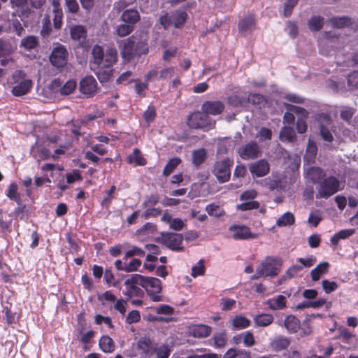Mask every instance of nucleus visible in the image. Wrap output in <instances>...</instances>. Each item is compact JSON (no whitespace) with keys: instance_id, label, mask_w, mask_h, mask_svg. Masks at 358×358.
<instances>
[{"instance_id":"f257e3e1","label":"nucleus","mask_w":358,"mask_h":358,"mask_svg":"<svg viewBox=\"0 0 358 358\" xmlns=\"http://www.w3.org/2000/svg\"><path fill=\"white\" fill-rule=\"evenodd\" d=\"M92 60L90 62V69L95 72L100 82L108 81L112 76V66L117 59V51L114 48H107L104 52L100 45L92 48Z\"/></svg>"},{"instance_id":"f03ea898","label":"nucleus","mask_w":358,"mask_h":358,"mask_svg":"<svg viewBox=\"0 0 358 358\" xmlns=\"http://www.w3.org/2000/svg\"><path fill=\"white\" fill-rule=\"evenodd\" d=\"M282 262L280 259L273 257H266L257 267L255 273L250 277V280H255L261 278L275 277L280 271Z\"/></svg>"},{"instance_id":"7ed1b4c3","label":"nucleus","mask_w":358,"mask_h":358,"mask_svg":"<svg viewBox=\"0 0 358 358\" xmlns=\"http://www.w3.org/2000/svg\"><path fill=\"white\" fill-rule=\"evenodd\" d=\"M131 282H138V285L143 287L148 296L153 301H162V296L159 295L161 292L162 286L160 280L153 277H145L140 274H134L132 275Z\"/></svg>"},{"instance_id":"20e7f679","label":"nucleus","mask_w":358,"mask_h":358,"mask_svg":"<svg viewBox=\"0 0 358 358\" xmlns=\"http://www.w3.org/2000/svg\"><path fill=\"white\" fill-rule=\"evenodd\" d=\"M340 181L334 176L322 180L317 187L316 199H327L339 191Z\"/></svg>"},{"instance_id":"39448f33","label":"nucleus","mask_w":358,"mask_h":358,"mask_svg":"<svg viewBox=\"0 0 358 358\" xmlns=\"http://www.w3.org/2000/svg\"><path fill=\"white\" fill-rule=\"evenodd\" d=\"M187 124L192 129L211 128L215 122L201 110L192 113L187 119Z\"/></svg>"},{"instance_id":"423d86ee","label":"nucleus","mask_w":358,"mask_h":358,"mask_svg":"<svg viewBox=\"0 0 358 358\" xmlns=\"http://www.w3.org/2000/svg\"><path fill=\"white\" fill-rule=\"evenodd\" d=\"M232 165L233 161L229 159L218 161L215 164L213 173L220 182H226L229 180Z\"/></svg>"},{"instance_id":"0eeeda50","label":"nucleus","mask_w":358,"mask_h":358,"mask_svg":"<svg viewBox=\"0 0 358 358\" xmlns=\"http://www.w3.org/2000/svg\"><path fill=\"white\" fill-rule=\"evenodd\" d=\"M68 52L63 45L55 47L50 56V63L57 68L64 67L68 61Z\"/></svg>"},{"instance_id":"6e6552de","label":"nucleus","mask_w":358,"mask_h":358,"mask_svg":"<svg viewBox=\"0 0 358 358\" xmlns=\"http://www.w3.org/2000/svg\"><path fill=\"white\" fill-rule=\"evenodd\" d=\"M14 78H22V80L13 87V94L16 96H20L26 94L32 87V81L30 79L25 78V73L22 71H17L13 76Z\"/></svg>"},{"instance_id":"1a4fd4ad","label":"nucleus","mask_w":358,"mask_h":358,"mask_svg":"<svg viewBox=\"0 0 358 358\" xmlns=\"http://www.w3.org/2000/svg\"><path fill=\"white\" fill-rule=\"evenodd\" d=\"M231 233V237L236 240L254 239L258 237L256 234H252L250 229L245 225H232L229 229Z\"/></svg>"},{"instance_id":"9d476101","label":"nucleus","mask_w":358,"mask_h":358,"mask_svg":"<svg viewBox=\"0 0 358 358\" xmlns=\"http://www.w3.org/2000/svg\"><path fill=\"white\" fill-rule=\"evenodd\" d=\"M262 151L255 141H251L240 148L238 153L243 159H252L258 157Z\"/></svg>"},{"instance_id":"9b49d317","label":"nucleus","mask_w":358,"mask_h":358,"mask_svg":"<svg viewBox=\"0 0 358 358\" xmlns=\"http://www.w3.org/2000/svg\"><path fill=\"white\" fill-rule=\"evenodd\" d=\"M249 170L252 176L264 177L270 171V165L267 160L262 159L251 163Z\"/></svg>"},{"instance_id":"f8f14e48","label":"nucleus","mask_w":358,"mask_h":358,"mask_svg":"<svg viewBox=\"0 0 358 358\" xmlns=\"http://www.w3.org/2000/svg\"><path fill=\"white\" fill-rule=\"evenodd\" d=\"M79 89L82 94L92 96L97 91V83L93 76H85L80 81Z\"/></svg>"},{"instance_id":"ddd939ff","label":"nucleus","mask_w":358,"mask_h":358,"mask_svg":"<svg viewBox=\"0 0 358 358\" xmlns=\"http://www.w3.org/2000/svg\"><path fill=\"white\" fill-rule=\"evenodd\" d=\"M76 87V83L74 80L67 81L64 86L59 80H54L49 85L50 90L53 92H60L62 95H69L72 93Z\"/></svg>"},{"instance_id":"4468645a","label":"nucleus","mask_w":358,"mask_h":358,"mask_svg":"<svg viewBox=\"0 0 358 358\" xmlns=\"http://www.w3.org/2000/svg\"><path fill=\"white\" fill-rule=\"evenodd\" d=\"M164 243L169 248L173 250H181L183 236L180 234L168 233L163 236Z\"/></svg>"},{"instance_id":"2eb2a0df","label":"nucleus","mask_w":358,"mask_h":358,"mask_svg":"<svg viewBox=\"0 0 358 358\" xmlns=\"http://www.w3.org/2000/svg\"><path fill=\"white\" fill-rule=\"evenodd\" d=\"M224 109V104L220 101H206L201 106V110L208 116L220 115Z\"/></svg>"},{"instance_id":"dca6fc26","label":"nucleus","mask_w":358,"mask_h":358,"mask_svg":"<svg viewBox=\"0 0 358 358\" xmlns=\"http://www.w3.org/2000/svg\"><path fill=\"white\" fill-rule=\"evenodd\" d=\"M324 171L320 167L312 166L308 168L305 172V177L307 180L313 183H318V185L324 179Z\"/></svg>"},{"instance_id":"f3484780","label":"nucleus","mask_w":358,"mask_h":358,"mask_svg":"<svg viewBox=\"0 0 358 358\" xmlns=\"http://www.w3.org/2000/svg\"><path fill=\"white\" fill-rule=\"evenodd\" d=\"M131 279L132 275L131 276V278L126 279V280L124 281V285L127 286V289L124 292V294L128 297V299L134 296H143L144 294V292L141 288L136 286V285H138V282H131Z\"/></svg>"},{"instance_id":"a211bd4d","label":"nucleus","mask_w":358,"mask_h":358,"mask_svg":"<svg viewBox=\"0 0 358 358\" xmlns=\"http://www.w3.org/2000/svg\"><path fill=\"white\" fill-rule=\"evenodd\" d=\"M255 27V20L252 15H248L238 23V30L242 35L252 32Z\"/></svg>"},{"instance_id":"6ab92c4d","label":"nucleus","mask_w":358,"mask_h":358,"mask_svg":"<svg viewBox=\"0 0 358 358\" xmlns=\"http://www.w3.org/2000/svg\"><path fill=\"white\" fill-rule=\"evenodd\" d=\"M120 19L122 22L127 23L134 27L135 24L140 20V15L135 9H127L122 12Z\"/></svg>"},{"instance_id":"aec40b11","label":"nucleus","mask_w":358,"mask_h":358,"mask_svg":"<svg viewBox=\"0 0 358 358\" xmlns=\"http://www.w3.org/2000/svg\"><path fill=\"white\" fill-rule=\"evenodd\" d=\"M150 354L149 358H152L153 357H156L157 358H169L171 349L168 345H155L153 346L152 351L148 352Z\"/></svg>"},{"instance_id":"412c9836","label":"nucleus","mask_w":358,"mask_h":358,"mask_svg":"<svg viewBox=\"0 0 358 358\" xmlns=\"http://www.w3.org/2000/svg\"><path fill=\"white\" fill-rule=\"evenodd\" d=\"M265 303L272 310H282L286 307V296L278 295V296L268 299Z\"/></svg>"},{"instance_id":"4be33fe9","label":"nucleus","mask_w":358,"mask_h":358,"mask_svg":"<svg viewBox=\"0 0 358 358\" xmlns=\"http://www.w3.org/2000/svg\"><path fill=\"white\" fill-rule=\"evenodd\" d=\"M190 334L196 338H206L211 332V328L205 324H198L190 327Z\"/></svg>"},{"instance_id":"5701e85b","label":"nucleus","mask_w":358,"mask_h":358,"mask_svg":"<svg viewBox=\"0 0 358 358\" xmlns=\"http://www.w3.org/2000/svg\"><path fill=\"white\" fill-rule=\"evenodd\" d=\"M324 24V18L320 15H313L307 22L308 27L311 31H319Z\"/></svg>"},{"instance_id":"b1692460","label":"nucleus","mask_w":358,"mask_h":358,"mask_svg":"<svg viewBox=\"0 0 358 358\" xmlns=\"http://www.w3.org/2000/svg\"><path fill=\"white\" fill-rule=\"evenodd\" d=\"M187 17L185 11L182 10H175L171 13V19L175 27L179 28L183 25Z\"/></svg>"},{"instance_id":"393cba45","label":"nucleus","mask_w":358,"mask_h":358,"mask_svg":"<svg viewBox=\"0 0 358 358\" xmlns=\"http://www.w3.org/2000/svg\"><path fill=\"white\" fill-rule=\"evenodd\" d=\"M31 153L38 161L45 160L50 156V152L48 149L38 145L31 148Z\"/></svg>"},{"instance_id":"a878e982","label":"nucleus","mask_w":358,"mask_h":358,"mask_svg":"<svg viewBox=\"0 0 358 358\" xmlns=\"http://www.w3.org/2000/svg\"><path fill=\"white\" fill-rule=\"evenodd\" d=\"M329 264L327 262L320 263L311 272V278L313 281H317L320 276L328 271Z\"/></svg>"},{"instance_id":"bb28decb","label":"nucleus","mask_w":358,"mask_h":358,"mask_svg":"<svg viewBox=\"0 0 358 358\" xmlns=\"http://www.w3.org/2000/svg\"><path fill=\"white\" fill-rule=\"evenodd\" d=\"M70 34L73 40L80 41L86 38L87 30L83 25H74L70 28Z\"/></svg>"},{"instance_id":"cd10ccee","label":"nucleus","mask_w":358,"mask_h":358,"mask_svg":"<svg viewBox=\"0 0 358 358\" xmlns=\"http://www.w3.org/2000/svg\"><path fill=\"white\" fill-rule=\"evenodd\" d=\"M289 344L290 342L289 339L282 336L275 337L271 343L272 348L275 351L287 349Z\"/></svg>"},{"instance_id":"c85d7f7f","label":"nucleus","mask_w":358,"mask_h":358,"mask_svg":"<svg viewBox=\"0 0 358 358\" xmlns=\"http://www.w3.org/2000/svg\"><path fill=\"white\" fill-rule=\"evenodd\" d=\"M273 321V317L271 314H259L254 317V322L257 327H267Z\"/></svg>"},{"instance_id":"c756f323","label":"nucleus","mask_w":358,"mask_h":358,"mask_svg":"<svg viewBox=\"0 0 358 358\" xmlns=\"http://www.w3.org/2000/svg\"><path fill=\"white\" fill-rule=\"evenodd\" d=\"M299 320L294 315H288L284 322V325L290 333L296 332L299 328Z\"/></svg>"},{"instance_id":"7c9ffc66","label":"nucleus","mask_w":358,"mask_h":358,"mask_svg":"<svg viewBox=\"0 0 358 358\" xmlns=\"http://www.w3.org/2000/svg\"><path fill=\"white\" fill-rule=\"evenodd\" d=\"M280 138L282 141L293 142L296 139V134L293 128L285 126L281 129Z\"/></svg>"},{"instance_id":"2f4dec72","label":"nucleus","mask_w":358,"mask_h":358,"mask_svg":"<svg viewBox=\"0 0 358 358\" xmlns=\"http://www.w3.org/2000/svg\"><path fill=\"white\" fill-rule=\"evenodd\" d=\"M99 346L105 352H111L115 349L113 341L108 336H103L101 338L99 341Z\"/></svg>"},{"instance_id":"473e14b6","label":"nucleus","mask_w":358,"mask_h":358,"mask_svg":"<svg viewBox=\"0 0 358 358\" xmlns=\"http://www.w3.org/2000/svg\"><path fill=\"white\" fill-rule=\"evenodd\" d=\"M355 232V229H352L341 230L331 238V242L334 245H337L340 240L348 238L353 235Z\"/></svg>"},{"instance_id":"72a5a7b5","label":"nucleus","mask_w":358,"mask_h":358,"mask_svg":"<svg viewBox=\"0 0 358 358\" xmlns=\"http://www.w3.org/2000/svg\"><path fill=\"white\" fill-rule=\"evenodd\" d=\"M232 324L236 329H243L250 326V321L245 316L237 315L233 319Z\"/></svg>"},{"instance_id":"f704fd0d","label":"nucleus","mask_w":358,"mask_h":358,"mask_svg":"<svg viewBox=\"0 0 358 358\" xmlns=\"http://www.w3.org/2000/svg\"><path fill=\"white\" fill-rule=\"evenodd\" d=\"M206 158V152L204 149L200 148L194 150L192 152V163L196 166L201 165Z\"/></svg>"},{"instance_id":"c9c22d12","label":"nucleus","mask_w":358,"mask_h":358,"mask_svg":"<svg viewBox=\"0 0 358 358\" xmlns=\"http://www.w3.org/2000/svg\"><path fill=\"white\" fill-rule=\"evenodd\" d=\"M326 303V301L323 299H319L315 301H303L302 303H299L296 306V309L301 310L304 308H319L322 306Z\"/></svg>"},{"instance_id":"e433bc0d","label":"nucleus","mask_w":358,"mask_h":358,"mask_svg":"<svg viewBox=\"0 0 358 358\" xmlns=\"http://www.w3.org/2000/svg\"><path fill=\"white\" fill-rule=\"evenodd\" d=\"M294 222V216L292 213L287 212L280 216L276 224L278 227H286L291 225Z\"/></svg>"},{"instance_id":"4c0bfd02","label":"nucleus","mask_w":358,"mask_h":358,"mask_svg":"<svg viewBox=\"0 0 358 358\" xmlns=\"http://www.w3.org/2000/svg\"><path fill=\"white\" fill-rule=\"evenodd\" d=\"M38 45V38L34 36H28L21 41V45L27 50H32Z\"/></svg>"},{"instance_id":"58836bf2","label":"nucleus","mask_w":358,"mask_h":358,"mask_svg":"<svg viewBox=\"0 0 358 358\" xmlns=\"http://www.w3.org/2000/svg\"><path fill=\"white\" fill-rule=\"evenodd\" d=\"M138 348L143 350L145 355L149 358L150 351H152L153 346L150 338H141L138 342Z\"/></svg>"},{"instance_id":"ea45409f","label":"nucleus","mask_w":358,"mask_h":358,"mask_svg":"<svg viewBox=\"0 0 358 358\" xmlns=\"http://www.w3.org/2000/svg\"><path fill=\"white\" fill-rule=\"evenodd\" d=\"M134 42L130 39L127 40L122 48V55L124 58L129 59L134 54Z\"/></svg>"},{"instance_id":"a19ab883","label":"nucleus","mask_w":358,"mask_h":358,"mask_svg":"<svg viewBox=\"0 0 358 358\" xmlns=\"http://www.w3.org/2000/svg\"><path fill=\"white\" fill-rule=\"evenodd\" d=\"M180 162L181 159L178 157L171 159L164 167L163 172L164 175L166 176H169Z\"/></svg>"},{"instance_id":"79ce46f5","label":"nucleus","mask_w":358,"mask_h":358,"mask_svg":"<svg viewBox=\"0 0 358 358\" xmlns=\"http://www.w3.org/2000/svg\"><path fill=\"white\" fill-rule=\"evenodd\" d=\"M134 29V27L127 23L123 22L118 25L116 29V33L120 37H124L130 34Z\"/></svg>"},{"instance_id":"37998d69","label":"nucleus","mask_w":358,"mask_h":358,"mask_svg":"<svg viewBox=\"0 0 358 358\" xmlns=\"http://www.w3.org/2000/svg\"><path fill=\"white\" fill-rule=\"evenodd\" d=\"M155 206H151L150 207H142L145 210L142 213V216L145 219H149L150 217H155L161 214L162 210L159 208H155Z\"/></svg>"},{"instance_id":"c03bdc74","label":"nucleus","mask_w":358,"mask_h":358,"mask_svg":"<svg viewBox=\"0 0 358 358\" xmlns=\"http://www.w3.org/2000/svg\"><path fill=\"white\" fill-rule=\"evenodd\" d=\"M330 22L333 27L343 28L350 24V19L347 17H334L331 18Z\"/></svg>"},{"instance_id":"a18cd8bd","label":"nucleus","mask_w":358,"mask_h":358,"mask_svg":"<svg viewBox=\"0 0 358 358\" xmlns=\"http://www.w3.org/2000/svg\"><path fill=\"white\" fill-rule=\"evenodd\" d=\"M246 99L248 103L251 101L254 105L259 108L264 105L266 101L264 96L259 94H250Z\"/></svg>"},{"instance_id":"49530a36","label":"nucleus","mask_w":358,"mask_h":358,"mask_svg":"<svg viewBox=\"0 0 358 358\" xmlns=\"http://www.w3.org/2000/svg\"><path fill=\"white\" fill-rule=\"evenodd\" d=\"M206 210L209 215L220 217L224 215V211L221 210L219 206L215 203H210L206 207Z\"/></svg>"},{"instance_id":"de8ad7c7","label":"nucleus","mask_w":358,"mask_h":358,"mask_svg":"<svg viewBox=\"0 0 358 358\" xmlns=\"http://www.w3.org/2000/svg\"><path fill=\"white\" fill-rule=\"evenodd\" d=\"M205 273V266L203 259H200L196 265L192 268L191 275L196 278L198 275H203Z\"/></svg>"},{"instance_id":"09e8293b","label":"nucleus","mask_w":358,"mask_h":358,"mask_svg":"<svg viewBox=\"0 0 358 358\" xmlns=\"http://www.w3.org/2000/svg\"><path fill=\"white\" fill-rule=\"evenodd\" d=\"M259 207V203L256 201H250V202H243L236 206L238 210L245 211L252 209H257Z\"/></svg>"},{"instance_id":"8fccbe9b","label":"nucleus","mask_w":358,"mask_h":358,"mask_svg":"<svg viewBox=\"0 0 358 358\" xmlns=\"http://www.w3.org/2000/svg\"><path fill=\"white\" fill-rule=\"evenodd\" d=\"M7 196L11 200L19 202L20 200V194L17 193V185L15 183H11L9 186Z\"/></svg>"},{"instance_id":"3c124183","label":"nucleus","mask_w":358,"mask_h":358,"mask_svg":"<svg viewBox=\"0 0 358 358\" xmlns=\"http://www.w3.org/2000/svg\"><path fill=\"white\" fill-rule=\"evenodd\" d=\"M299 0H287L284 4V16L288 17L291 15L293 8L297 5Z\"/></svg>"},{"instance_id":"603ef678","label":"nucleus","mask_w":358,"mask_h":358,"mask_svg":"<svg viewBox=\"0 0 358 358\" xmlns=\"http://www.w3.org/2000/svg\"><path fill=\"white\" fill-rule=\"evenodd\" d=\"M63 13L61 9L55 8L54 9V27L55 29H59L61 28L62 24Z\"/></svg>"},{"instance_id":"864d4df0","label":"nucleus","mask_w":358,"mask_h":358,"mask_svg":"<svg viewBox=\"0 0 358 358\" xmlns=\"http://www.w3.org/2000/svg\"><path fill=\"white\" fill-rule=\"evenodd\" d=\"M214 345L217 348H222L227 343L226 334L224 333L216 334L213 336Z\"/></svg>"},{"instance_id":"5fc2aeb1","label":"nucleus","mask_w":358,"mask_h":358,"mask_svg":"<svg viewBox=\"0 0 358 358\" xmlns=\"http://www.w3.org/2000/svg\"><path fill=\"white\" fill-rule=\"evenodd\" d=\"M52 32L51 23L49 18H45L43 21V26L41 34L43 38L48 37Z\"/></svg>"},{"instance_id":"6e6d98bb","label":"nucleus","mask_w":358,"mask_h":358,"mask_svg":"<svg viewBox=\"0 0 358 358\" xmlns=\"http://www.w3.org/2000/svg\"><path fill=\"white\" fill-rule=\"evenodd\" d=\"M132 3V0H119L114 3V9L118 12L124 11Z\"/></svg>"},{"instance_id":"4d7b16f0","label":"nucleus","mask_w":358,"mask_h":358,"mask_svg":"<svg viewBox=\"0 0 358 358\" xmlns=\"http://www.w3.org/2000/svg\"><path fill=\"white\" fill-rule=\"evenodd\" d=\"M141 320V315L138 310H134L130 311L126 317V322L129 324L136 323Z\"/></svg>"},{"instance_id":"13d9d810","label":"nucleus","mask_w":358,"mask_h":358,"mask_svg":"<svg viewBox=\"0 0 358 358\" xmlns=\"http://www.w3.org/2000/svg\"><path fill=\"white\" fill-rule=\"evenodd\" d=\"M272 132L269 129L262 127L257 134L256 137L259 139L260 141L266 140H270L271 138Z\"/></svg>"},{"instance_id":"bf43d9fd","label":"nucleus","mask_w":358,"mask_h":358,"mask_svg":"<svg viewBox=\"0 0 358 358\" xmlns=\"http://www.w3.org/2000/svg\"><path fill=\"white\" fill-rule=\"evenodd\" d=\"M11 30L18 36H21L25 34V29L22 24L18 20H13L10 25Z\"/></svg>"},{"instance_id":"052dcab7","label":"nucleus","mask_w":358,"mask_h":358,"mask_svg":"<svg viewBox=\"0 0 358 358\" xmlns=\"http://www.w3.org/2000/svg\"><path fill=\"white\" fill-rule=\"evenodd\" d=\"M154 311L157 314L171 315L173 313V308L169 305L163 304L155 307Z\"/></svg>"},{"instance_id":"680f3d73","label":"nucleus","mask_w":358,"mask_h":358,"mask_svg":"<svg viewBox=\"0 0 358 358\" xmlns=\"http://www.w3.org/2000/svg\"><path fill=\"white\" fill-rule=\"evenodd\" d=\"M159 202V196L157 194H151L146 197L145 200L142 203V207H150L156 206Z\"/></svg>"},{"instance_id":"e2e57ef3","label":"nucleus","mask_w":358,"mask_h":358,"mask_svg":"<svg viewBox=\"0 0 358 358\" xmlns=\"http://www.w3.org/2000/svg\"><path fill=\"white\" fill-rule=\"evenodd\" d=\"M159 202V196L157 194H151L146 197L145 200L142 203V207H150L156 206Z\"/></svg>"},{"instance_id":"0e129e2a","label":"nucleus","mask_w":358,"mask_h":358,"mask_svg":"<svg viewBox=\"0 0 358 358\" xmlns=\"http://www.w3.org/2000/svg\"><path fill=\"white\" fill-rule=\"evenodd\" d=\"M235 304H236V301L234 299H229V298H222L221 299V303H220L221 309L224 311H227V310L232 309V308L234 306Z\"/></svg>"},{"instance_id":"69168bd1","label":"nucleus","mask_w":358,"mask_h":358,"mask_svg":"<svg viewBox=\"0 0 358 358\" xmlns=\"http://www.w3.org/2000/svg\"><path fill=\"white\" fill-rule=\"evenodd\" d=\"M239 354L243 355V358H249V355L245 351L236 352V350L231 348L227 351L222 358H236Z\"/></svg>"},{"instance_id":"338daca9","label":"nucleus","mask_w":358,"mask_h":358,"mask_svg":"<svg viewBox=\"0 0 358 358\" xmlns=\"http://www.w3.org/2000/svg\"><path fill=\"white\" fill-rule=\"evenodd\" d=\"M141 265V261L138 259H134L127 265L125 266V272L136 271Z\"/></svg>"},{"instance_id":"774afa93","label":"nucleus","mask_w":358,"mask_h":358,"mask_svg":"<svg viewBox=\"0 0 358 358\" xmlns=\"http://www.w3.org/2000/svg\"><path fill=\"white\" fill-rule=\"evenodd\" d=\"M348 83L352 87H358V71H353L348 76Z\"/></svg>"}]
</instances>
